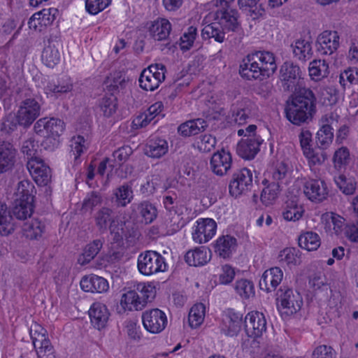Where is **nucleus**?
Instances as JSON below:
<instances>
[{"label": "nucleus", "mask_w": 358, "mask_h": 358, "mask_svg": "<svg viewBox=\"0 0 358 358\" xmlns=\"http://www.w3.org/2000/svg\"><path fill=\"white\" fill-rule=\"evenodd\" d=\"M317 98L310 88L301 87L296 92L285 108L287 119L293 124L300 126L312 121L316 113Z\"/></svg>", "instance_id": "1"}, {"label": "nucleus", "mask_w": 358, "mask_h": 358, "mask_svg": "<svg viewBox=\"0 0 358 358\" xmlns=\"http://www.w3.org/2000/svg\"><path fill=\"white\" fill-rule=\"evenodd\" d=\"M155 296V287L144 282L134 285V288L122 295L120 304L129 311L142 310Z\"/></svg>", "instance_id": "2"}, {"label": "nucleus", "mask_w": 358, "mask_h": 358, "mask_svg": "<svg viewBox=\"0 0 358 358\" xmlns=\"http://www.w3.org/2000/svg\"><path fill=\"white\" fill-rule=\"evenodd\" d=\"M214 20L227 31L236 32L240 28L239 14L234 8V0H215Z\"/></svg>", "instance_id": "3"}, {"label": "nucleus", "mask_w": 358, "mask_h": 358, "mask_svg": "<svg viewBox=\"0 0 358 358\" xmlns=\"http://www.w3.org/2000/svg\"><path fill=\"white\" fill-rule=\"evenodd\" d=\"M42 104V98L38 94H24L17 112L23 127H29L40 116Z\"/></svg>", "instance_id": "4"}, {"label": "nucleus", "mask_w": 358, "mask_h": 358, "mask_svg": "<svg viewBox=\"0 0 358 358\" xmlns=\"http://www.w3.org/2000/svg\"><path fill=\"white\" fill-rule=\"evenodd\" d=\"M266 66L261 62L259 57L255 54L248 55L242 61L239 66L240 75L248 80H263L271 76L274 72L266 69Z\"/></svg>", "instance_id": "5"}, {"label": "nucleus", "mask_w": 358, "mask_h": 358, "mask_svg": "<svg viewBox=\"0 0 358 358\" xmlns=\"http://www.w3.org/2000/svg\"><path fill=\"white\" fill-rule=\"evenodd\" d=\"M302 78L303 71L297 64L286 61L280 66L279 79L284 92H296Z\"/></svg>", "instance_id": "6"}, {"label": "nucleus", "mask_w": 358, "mask_h": 358, "mask_svg": "<svg viewBox=\"0 0 358 358\" xmlns=\"http://www.w3.org/2000/svg\"><path fill=\"white\" fill-rule=\"evenodd\" d=\"M138 269L145 275H150L166 270L164 258L156 251H146L138 257Z\"/></svg>", "instance_id": "7"}, {"label": "nucleus", "mask_w": 358, "mask_h": 358, "mask_svg": "<svg viewBox=\"0 0 358 358\" xmlns=\"http://www.w3.org/2000/svg\"><path fill=\"white\" fill-rule=\"evenodd\" d=\"M166 67L162 64H154L144 69L139 77L140 87L146 91H154L165 80Z\"/></svg>", "instance_id": "8"}, {"label": "nucleus", "mask_w": 358, "mask_h": 358, "mask_svg": "<svg viewBox=\"0 0 358 358\" xmlns=\"http://www.w3.org/2000/svg\"><path fill=\"white\" fill-rule=\"evenodd\" d=\"M252 182V172L250 169L243 168L236 171L233 174L229 185L230 194L237 197L251 190L253 186Z\"/></svg>", "instance_id": "9"}, {"label": "nucleus", "mask_w": 358, "mask_h": 358, "mask_svg": "<svg viewBox=\"0 0 358 358\" xmlns=\"http://www.w3.org/2000/svg\"><path fill=\"white\" fill-rule=\"evenodd\" d=\"M144 328L152 334L162 332L167 325L166 314L158 308L145 311L142 315Z\"/></svg>", "instance_id": "10"}, {"label": "nucleus", "mask_w": 358, "mask_h": 358, "mask_svg": "<svg viewBox=\"0 0 358 358\" xmlns=\"http://www.w3.org/2000/svg\"><path fill=\"white\" fill-rule=\"evenodd\" d=\"M34 129L38 136H53L60 137L65 129L64 121L58 118H41L35 123Z\"/></svg>", "instance_id": "11"}, {"label": "nucleus", "mask_w": 358, "mask_h": 358, "mask_svg": "<svg viewBox=\"0 0 358 358\" xmlns=\"http://www.w3.org/2000/svg\"><path fill=\"white\" fill-rule=\"evenodd\" d=\"M277 300L280 301V306L286 309L287 314L296 313L301 309L302 299L299 293L294 294L292 289L282 286L277 292Z\"/></svg>", "instance_id": "12"}, {"label": "nucleus", "mask_w": 358, "mask_h": 358, "mask_svg": "<svg viewBox=\"0 0 358 358\" xmlns=\"http://www.w3.org/2000/svg\"><path fill=\"white\" fill-rule=\"evenodd\" d=\"M96 225L99 228V231H106L108 224L110 223L109 229L111 234H114V240L118 241L123 238L124 231L122 228L123 223H121L120 229H117L115 231V228L113 225V210L108 208H102L95 215Z\"/></svg>", "instance_id": "13"}, {"label": "nucleus", "mask_w": 358, "mask_h": 358, "mask_svg": "<svg viewBox=\"0 0 358 358\" xmlns=\"http://www.w3.org/2000/svg\"><path fill=\"white\" fill-rule=\"evenodd\" d=\"M130 208L131 210V217L136 219L145 224L152 223L157 216V208L148 201L134 203Z\"/></svg>", "instance_id": "14"}, {"label": "nucleus", "mask_w": 358, "mask_h": 358, "mask_svg": "<svg viewBox=\"0 0 358 358\" xmlns=\"http://www.w3.org/2000/svg\"><path fill=\"white\" fill-rule=\"evenodd\" d=\"M339 35L336 31H324L317 38V51L322 55H331L339 47Z\"/></svg>", "instance_id": "15"}, {"label": "nucleus", "mask_w": 358, "mask_h": 358, "mask_svg": "<svg viewBox=\"0 0 358 358\" xmlns=\"http://www.w3.org/2000/svg\"><path fill=\"white\" fill-rule=\"evenodd\" d=\"M27 169L35 182L40 186L47 185L51 180V170L41 157L29 160Z\"/></svg>", "instance_id": "16"}, {"label": "nucleus", "mask_w": 358, "mask_h": 358, "mask_svg": "<svg viewBox=\"0 0 358 358\" xmlns=\"http://www.w3.org/2000/svg\"><path fill=\"white\" fill-rule=\"evenodd\" d=\"M303 192L311 201L320 203L327 199L329 194L326 182L320 179H310L303 185Z\"/></svg>", "instance_id": "17"}, {"label": "nucleus", "mask_w": 358, "mask_h": 358, "mask_svg": "<svg viewBox=\"0 0 358 358\" xmlns=\"http://www.w3.org/2000/svg\"><path fill=\"white\" fill-rule=\"evenodd\" d=\"M245 329L250 337L257 338L266 330V321L263 313L250 312L245 317Z\"/></svg>", "instance_id": "18"}, {"label": "nucleus", "mask_w": 358, "mask_h": 358, "mask_svg": "<svg viewBox=\"0 0 358 358\" xmlns=\"http://www.w3.org/2000/svg\"><path fill=\"white\" fill-rule=\"evenodd\" d=\"M263 139L260 136H248L242 138L237 145V154L245 159H252L259 151Z\"/></svg>", "instance_id": "19"}, {"label": "nucleus", "mask_w": 358, "mask_h": 358, "mask_svg": "<svg viewBox=\"0 0 358 358\" xmlns=\"http://www.w3.org/2000/svg\"><path fill=\"white\" fill-rule=\"evenodd\" d=\"M192 232V238L197 243H206L215 235L217 224L210 218L200 219Z\"/></svg>", "instance_id": "20"}, {"label": "nucleus", "mask_w": 358, "mask_h": 358, "mask_svg": "<svg viewBox=\"0 0 358 358\" xmlns=\"http://www.w3.org/2000/svg\"><path fill=\"white\" fill-rule=\"evenodd\" d=\"M232 158L231 153L222 149L215 152L210 161V166L213 173L222 176L228 172L231 167Z\"/></svg>", "instance_id": "21"}, {"label": "nucleus", "mask_w": 358, "mask_h": 358, "mask_svg": "<svg viewBox=\"0 0 358 358\" xmlns=\"http://www.w3.org/2000/svg\"><path fill=\"white\" fill-rule=\"evenodd\" d=\"M16 153L17 150L11 143L0 140V174L13 169Z\"/></svg>", "instance_id": "22"}, {"label": "nucleus", "mask_w": 358, "mask_h": 358, "mask_svg": "<svg viewBox=\"0 0 358 358\" xmlns=\"http://www.w3.org/2000/svg\"><path fill=\"white\" fill-rule=\"evenodd\" d=\"M283 273L279 267H273L264 272L259 280V287L266 292L275 290L282 280Z\"/></svg>", "instance_id": "23"}, {"label": "nucleus", "mask_w": 358, "mask_h": 358, "mask_svg": "<svg viewBox=\"0 0 358 358\" xmlns=\"http://www.w3.org/2000/svg\"><path fill=\"white\" fill-rule=\"evenodd\" d=\"M89 315L92 325L100 330L106 327L110 313L104 304L94 303L89 310Z\"/></svg>", "instance_id": "24"}, {"label": "nucleus", "mask_w": 358, "mask_h": 358, "mask_svg": "<svg viewBox=\"0 0 358 358\" xmlns=\"http://www.w3.org/2000/svg\"><path fill=\"white\" fill-rule=\"evenodd\" d=\"M241 324L242 315L229 311L222 319L221 331L228 336H234L241 330Z\"/></svg>", "instance_id": "25"}, {"label": "nucleus", "mask_w": 358, "mask_h": 358, "mask_svg": "<svg viewBox=\"0 0 358 358\" xmlns=\"http://www.w3.org/2000/svg\"><path fill=\"white\" fill-rule=\"evenodd\" d=\"M80 284V287L85 292L103 293L109 288L108 281L105 278L96 275L83 277Z\"/></svg>", "instance_id": "26"}, {"label": "nucleus", "mask_w": 358, "mask_h": 358, "mask_svg": "<svg viewBox=\"0 0 358 358\" xmlns=\"http://www.w3.org/2000/svg\"><path fill=\"white\" fill-rule=\"evenodd\" d=\"M59 41L53 39H48L43 48L41 59L43 62L48 67L53 68L60 60V52Z\"/></svg>", "instance_id": "27"}, {"label": "nucleus", "mask_w": 358, "mask_h": 358, "mask_svg": "<svg viewBox=\"0 0 358 358\" xmlns=\"http://www.w3.org/2000/svg\"><path fill=\"white\" fill-rule=\"evenodd\" d=\"M322 120L326 122L324 124L317 133L316 143L320 149H327L332 143L334 138L333 129L330 124L334 121L332 116L325 115Z\"/></svg>", "instance_id": "28"}, {"label": "nucleus", "mask_w": 358, "mask_h": 358, "mask_svg": "<svg viewBox=\"0 0 358 358\" xmlns=\"http://www.w3.org/2000/svg\"><path fill=\"white\" fill-rule=\"evenodd\" d=\"M211 259L210 250L203 246L190 250L185 255V260L187 264L193 266H203Z\"/></svg>", "instance_id": "29"}, {"label": "nucleus", "mask_w": 358, "mask_h": 358, "mask_svg": "<svg viewBox=\"0 0 358 358\" xmlns=\"http://www.w3.org/2000/svg\"><path fill=\"white\" fill-rule=\"evenodd\" d=\"M251 106L252 103L246 99L234 105L231 111L234 122L239 125L245 124L251 115Z\"/></svg>", "instance_id": "30"}, {"label": "nucleus", "mask_w": 358, "mask_h": 358, "mask_svg": "<svg viewBox=\"0 0 358 358\" xmlns=\"http://www.w3.org/2000/svg\"><path fill=\"white\" fill-rule=\"evenodd\" d=\"M171 29L169 21L164 18H159L152 22L149 27L150 36L156 41H163L168 38Z\"/></svg>", "instance_id": "31"}, {"label": "nucleus", "mask_w": 358, "mask_h": 358, "mask_svg": "<svg viewBox=\"0 0 358 358\" xmlns=\"http://www.w3.org/2000/svg\"><path fill=\"white\" fill-rule=\"evenodd\" d=\"M58 12L56 8H50L43 9L35 13L29 20L28 24L30 29L36 30L38 25L34 22V20H38V24L41 26H48L52 23L55 20V14Z\"/></svg>", "instance_id": "32"}, {"label": "nucleus", "mask_w": 358, "mask_h": 358, "mask_svg": "<svg viewBox=\"0 0 358 358\" xmlns=\"http://www.w3.org/2000/svg\"><path fill=\"white\" fill-rule=\"evenodd\" d=\"M15 225L10 210L5 203H0V236L13 233Z\"/></svg>", "instance_id": "33"}, {"label": "nucleus", "mask_w": 358, "mask_h": 358, "mask_svg": "<svg viewBox=\"0 0 358 358\" xmlns=\"http://www.w3.org/2000/svg\"><path fill=\"white\" fill-rule=\"evenodd\" d=\"M166 140L156 138L150 139L145 147V154L152 158H160L168 152Z\"/></svg>", "instance_id": "34"}, {"label": "nucleus", "mask_w": 358, "mask_h": 358, "mask_svg": "<svg viewBox=\"0 0 358 358\" xmlns=\"http://www.w3.org/2000/svg\"><path fill=\"white\" fill-rule=\"evenodd\" d=\"M163 103L161 101H157L151 105L145 113L141 114L137 116L133 123L135 126L138 127H146L157 115H158L163 109Z\"/></svg>", "instance_id": "35"}, {"label": "nucleus", "mask_w": 358, "mask_h": 358, "mask_svg": "<svg viewBox=\"0 0 358 358\" xmlns=\"http://www.w3.org/2000/svg\"><path fill=\"white\" fill-rule=\"evenodd\" d=\"M236 246V239L233 236L227 235L220 237L215 244V250L223 258L229 257Z\"/></svg>", "instance_id": "36"}, {"label": "nucleus", "mask_w": 358, "mask_h": 358, "mask_svg": "<svg viewBox=\"0 0 358 358\" xmlns=\"http://www.w3.org/2000/svg\"><path fill=\"white\" fill-rule=\"evenodd\" d=\"M294 56L299 60L306 61L313 55L311 43L305 39H297L291 45Z\"/></svg>", "instance_id": "37"}, {"label": "nucleus", "mask_w": 358, "mask_h": 358, "mask_svg": "<svg viewBox=\"0 0 358 358\" xmlns=\"http://www.w3.org/2000/svg\"><path fill=\"white\" fill-rule=\"evenodd\" d=\"M128 82L129 78L126 73L124 71H117L110 73L108 77L106 87L109 92L114 93L124 89Z\"/></svg>", "instance_id": "38"}, {"label": "nucleus", "mask_w": 358, "mask_h": 358, "mask_svg": "<svg viewBox=\"0 0 358 358\" xmlns=\"http://www.w3.org/2000/svg\"><path fill=\"white\" fill-rule=\"evenodd\" d=\"M226 31L216 21L204 27L201 31V36L204 40L213 38L216 42L223 43L225 40Z\"/></svg>", "instance_id": "39"}, {"label": "nucleus", "mask_w": 358, "mask_h": 358, "mask_svg": "<svg viewBox=\"0 0 358 358\" xmlns=\"http://www.w3.org/2000/svg\"><path fill=\"white\" fill-rule=\"evenodd\" d=\"M34 211V203L15 199L12 208V215L17 220H24L30 217Z\"/></svg>", "instance_id": "40"}, {"label": "nucleus", "mask_w": 358, "mask_h": 358, "mask_svg": "<svg viewBox=\"0 0 358 358\" xmlns=\"http://www.w3.org/2000/svg\"><path fill=\"white\" fill-rule=\"evenodd\" d=\"M103 242V239H96L87 244L78 259L79 263L84 265L92 260L100 252Z\"/></svg>", "instance_id": "41"}, {"label": "nucleus", "mask_w": 358, "mask_h": 358, "mask_svg": "<svg viewBox=\"0 0 358 358\" xmlns=\"http://www.w3.org/2000/svg\"><path fill=\"white\" fill-rule=\"evenodd\" d=\"M25 236L29 239H38L45 231V224L38 219H33L25 223L23 227Z\"/></svg>", "instance_id": "42"}, {"label": "nucleus", "mask_w": 358, "mask_h": 358, "mask_svg": "<svg viewBox=\"0 0 358 358\" xmlns=\"http://www.w3.org/2000/svg\"><path fill=\"white\" fill-rule=\"evenodd\" d=\"M309 75L312 80H321L329 75V65L324 59H315L312 61L308 67Z\"/></svg>", "instance_id": "43"}, {"label": "nucleus", "mask_w": 358, "mask_h": 358, "mask_svg": "<svg viewBox=\"0 0 358 358\" xmlns=\"http://www.w3.org/2000/svg\"><path fill=\"white\" fill-rule=\"evenodd\" d=\"M36 193L33 182L29 180H23L18 183L16 199L34 203Z\"/></svg>", "instance_id": "44"}, {"label": "nucleus", "mask_w": 358, "mask_h": 358, "mask_svg": "<svg viewBox=\"0 0 358 358\" xmlns=\"http://www.w3.org/2000/svg\"><path fill=\"white\" fill-rule=\"evenodd\" d=\"M299 245L308 251L316 250L320 245L318 234L313 231H306L301 234L298 238Z\"/></svg>", "instance_id": "45"}, {"label": "nucleus", "mask_w": 358, "mask_h": 358, "mask_svg": "<svg viewBox=\"0 0 358 358\" xmlns=\"http://www.w3.org/2000/svg\"><path fill=\"white\" fill-rule=\"evenodd\" d=\"M334 182L339 189L345 195H352L357 187V181L352 176L340 174L334 177Z\"/></svg>", "instance_id": "46"}, {"label": "nucleus", "mask_w": 358, "mask_h": 358, "mask_svg": "<svg viewBox=\"0 0 358 358\" xmlns=\"http://www.w3.org/2000/svg\"><path fill=\"white\" fill-rule=\"evenodd\" d=\"M18 125L23 127L19 114L10 113L2 119L0 130L4 134H10L17 129Z\"/></svg>", "instance_id": "47"}, {"label": "nucleus", "mask_w": 358, "mask_h": 358, "mask_svg": "<svg viewBox=\"0 0 358 358\" xmlns=\"http://www.w3.org/2000/svg\"><path fill=\"white\" fill-rule=\"evenodd\" d=\"M280 192V186L278 182H270L269 184L262 190L260 200L265 206H269L278 198Z\"/></svg>", "instance_id": "48"}, {"label": "nucleus", "mask_w": 358, "mask_h": 358, "mask_svg": "<svg viewBox=\"0 0 358 358\" xmlns=\"http://www.w3.org/2000/svg\"><path fill=\"white\" fill-rule=\"evenodd\" d=\"M301 252L296 248H286L280 251L278 255L279 262L287 265L299 264L301 263Z\"/></svg>", "instance_id": "49"}, {"label": "nucleus", "mask_w": 358, "mask_h": 358, "mask_svg": "<svg viewBox=\"0 0 358 358\" xmlns=\"http://www.w3.org/2000/svg\"><path fill=\"white\" fill-rule=\"evenodd\" d=\"M358 83V69L349 67L339 75V83L345 90Z\"/></svg>", "instance_id": "50"}, {"label": "nucleus", "mask_w": 358, "mask_h": 358, "mask_svg": "<svg viewBox=\"0 0 358 358\" xmlns=\"http://www.w3.org/2000/svg\"><path fill=\"white\" fill-rule=\"evenodd\" d=\"M205 306L203 303L194 305L189 313L188 321L191 327L196 328L203 322L205 316Z\"/></svg>", "instance_id": "51"}, {"label": "nucleus", "mask_w": 358, "mask_h": 358, "mask_svg": "<svg viewBox=\"0 0 358 358\" xmlns=\"http://www.w3.org/2000/svg\"><path fill=\"white\" fill-rule=\"evenodd\" d=\"M73 85L67 79L57 80L55 82H49L45 87V91L47 94L53 93L56 95L62 94L71 91Z\"/></svg>", "instance_id": "52"}, {"label": "nucleus", "mask_w": 358, "mask_h": 358, "mask_svg": "<svg viewBox=\"0 0 358 358\" xmlns=\"http://www.w3.org/2000/svg\"><path fill=\"white\" fill-rule=\"evenodd\" d=\"M114 194L119 206L124 207L133 199L134 194L131 187L128 184H124L117 187Z\"/></svg>", "instance_id": "53"}, {"label": "nucleus", "mask_w": 358, "mask_h": 358, "mask_svg": "<svg viewBox=\"0 0 358 358\" xmlns=\"http://www.w3.org/2000/svg\"><path fill=\"white\" fill-rule=\"evenodd\" d=\"M335 169H340L347 166L350 161V150L347 147L342 146L337 149L332 159Z\"/></svg>", "instance_id": "54"}, {"label": "nucleus", "mask_w": 358, "mask_h": 358, "mask_svg": "<svg viewBox=\"0 0 358 358\" xmlns=\"http://www.w3.org/2000/svg\"><path fill=\"white\" fill-rule=\"evenodd\" d=\"M99 106L103 115L110 117L116 113L117 109V98L113 94L109 96H104L101 99Z\"/></svg>", "instance_id": "55"}, {"label": "nucleus", "mask_w": 358, "mask_h": 358, "mask_svg": "<svg viewBox=\"0 0 358 358\" xmlns=\"http://www.w3.org/2000/svg\"><path fill=\"white\" fill-rule=\"evenodd\" d=\"M322 219L329 227L333 226V229L336 235H339L343 230L345 231V220L340 215L332 213H327L323 215Z\"/></svg>", "instance_id": "56"}, {"label": "nucleus", "mask_w": 358, "mask_h": 358, "mask_svg": "<svg viewBox=\"0 0 358 358\" xmlns=\"http://www.w3.org/2000/svg\"><path fill=\"white\" fill-rule=\"evenodd\" d=\"M235 290L244 299H249L255 295V287L252 281L247 279L237 280L235 284Z\"/></svg>", "instance_id": "57"}, {"label": "nucleus", "mask_w": 358, "mask_h": 358, "mask_svg": "<svg viewBox=\"0 0 358 358\" xmlns=\"http://www.w3.org/2000/svg\"><path fill=\"white\" fill-rule=\"evenodd\" d=\"M197 35L196 27L191 26L183 33L180 38V47L183 51L189 50L192 46Z\"/></svg>", "instance_id": "58"}, {"label": "nucleus", "mask_w": 358, "mask_h": 358, "mask_svg": "<svg viewBox=\"0 0 358 358\" xmlns=\"http://www.w3.org/2000/svg\"><path fill=\"white\" fill-rule=\"evenodd\" d=\"M46 331L38 324L31 326L30 329V335L32 339V343L35 349L38 346H43L44 343L50 342L45 337Z\"/></svg>", "instance_id": "59"}, {"label": "nucleus", "mask_w": 358, "mask_h": 358, "mask_svg": "<svg viewBox=\"0 0 358 358\" xmlns=\"http://www.w3.org/2000/svg\"><path fill=\"white\" fill-rule=\"evenodd\" d=\"M303 210L301 206L294 203L287 204L285 210L282 213L283 218L287 221H297L303 215Z\"/></svg>", "instance_id": "60"}, {"label": "nucleus", "mask_w": 358, "mask_h": 358, "mask_svg": "<svg viewBox=\"0 0 358 358\" xmlns=\"http://www.w3.org/2000/svg\"><path fill=\"white\" fill-rule=\"evenodd\" d=\"M255 54L261 60V62L266 66V69L268 71L275 72L277 69V64L275 63V58L274 55L268 51H257Z\"/></svg>", "instance_id": "61"}, {"label": "nucleus", "mask_w": 358, "mask_h": 358, "mask_svg": "<svg viewBox=\"0 0 358 358\" xmlns=\"http://www.w3.org/2000/svg\"><path fill=\"white\" fill-rule=\"evenodd\" d=\"M216 138L210 134L201 135L196 141L198 149L203 152L211 151L216 145Z\"/></svg>", "instance_id": "62"}, {"label": "nucleus", "mask_w": 358, "mask_h": 358, "mask_svg": "<svg viewBox=\"0 0 358 358\" xmlns=\"http://www.w3.org/2000/svg\"><path fill=\"white\" fill-rule=\"evenodd\" d=\"M85 138L81 136H73L70 143V155L76 160L83 152Z\"/></svg>", "instance_id": "63"}, {"label": "nucleus", "mask_w": 358, "mask_h": 358, "mask_svg": "<svg viewBox=\"0 0 358 358\" xmlns=\"http://www.w3.org/2000/svg\"><path fill=\"white\" fill-rule=\"evenodd\" d=\"M111 2V0H94L86 1V10L92 15L97 14L104 10Z\"/></svg>", "instance_id": "64"}]
</instances>
